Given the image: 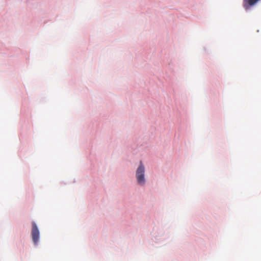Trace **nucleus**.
I'll return each instance as SVG.
<instances>
[{"mask_svg":"<svg viewBox=\"0 0 261 261\" xmlns=\"http://www.w3.org/2000/svg\"><path fill=\"white\" fill-rule=\"evenodd\" d=\"M32 237L34 243L37 244L39 239V231L34 222H32Z\"/></svg>","mask_w":261,"mask_h":261,"instance_id":"nucleus-2","label":"nucleus"},{"mask_svg":"<svg viewBox=\"0 0 261 261\" xmlns=\"http://www.w3.org/2000/svg\"><path fill=\"white\" fill-rule=\"evenodd\" d=\"M144 173V167L143 165L142 162H140V166L136 171V177L138 184L141 185H144L145 182Z\"/></svg>","mask_w":261,"mask_h":261,"instance_id":"nucleus-1","label":"nucleus"}]
</instances>
